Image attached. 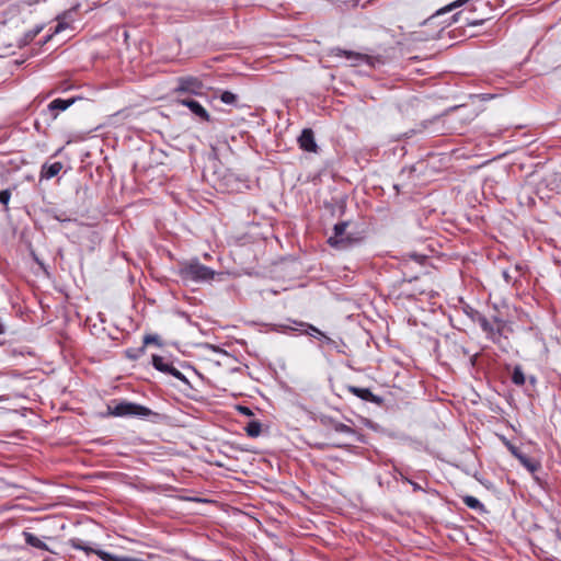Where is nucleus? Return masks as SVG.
<instances>
[{
    "mask_svg": "<svg viewBox=\"0 0 561 561\" xmlns=\"http://www.w3.org/2000/svg\"><path fill=\"white\" fill-rule=\"evenodd\" d=\"M108 414L113 416H133L141 420H147L158 414L149 408L128 401L116 402L115 404L107 405Z\"/></svg>",
    "mask_w": 561,
    "mask_h": 561,
    "instance_id": "1",
    "label": "nucleus"
},
{
    "mask_svg": "<svg viewBox=\"0 0 561 561\" xmlns=\"http://www.w3.org/2000/svg\"><path fill=\"white\" fill-rule=\"evenodd\" d=\"M179 274L184 282L199 283L213 279L216 273L198 260H192L181 266Z\"/></svg>",
    "mask_w": 561,
    "mask_h": 561,
    "instance_id": "2",
    "label": "nucleus"
},
{
    "mask_svg": "<svg viewBox=\"0 0 561 561\" xmlns=\"http://www.w3.org/2000/svg\"><path fill=\"white\" fill-rule=\"evenodd\" d=\"M350 226V221H341L334 225L333 234L329 237L328 243L335 249L344 250L348 248L353 242V234L346 232V228Z\"/></svg>",
    "mask_w": 561,
    "mask_h": 561,
    "instance_id": "3",
    "label": "nucleus"
},
{
    "mask_svg": "<svg viewBox=\"0 0 561 561\" xmlns=\"http://www.w3.org/2000/svg\"><path fill=\"white\" fill-rule=\"evenodd\" d=\"M203 88L204 84L197 77L184 76L176 79L175 91L179 93H191L198 95L202 94Z\"/></svg>",
    "mask_w": 561,
    "mask_h": 561,
    "instance_id": "4",
    "label": "nucleus"
},
{
    "mask_svg": "<svg viewBox=\"0 0 561 561\" xmlns=\"http://www.w3.org/2000/svg\"><path fill=\"white\" fill-rule=\"evenodd\" d=\"M347 390L364 401H369V402L376 403L378 405H381L383 402V399L381 397L374 394L368 388H359L356 386H348Z\"/></svg>",
    "mask_w": 561,
    "mask_h": 561,
    "instance_id": "5",
    "label": "nucleus"
},
{
    "mask_svg": "<svg viewBox=\"0 0 561 561\" xmlns=\"http://www.w3.org/2000/svg\"><path fill=\"white\" fill-rule=\"evenodd\" d=\"M299 146L308 152H317L318 146L314 140V134L311 129H304L298 138Z\"/></svg>",
    "mask_w": 561,
    "mask_h": 561,
    "instance_id": "6",
    "label": "nucleus"
},
{
    "mask_svg": "<svg viewBox=\"0 0 561 561\" xmlns=\"http://www.w3.org/2000/svg\"><path fill=\"white\" fill-rule=\"evenodd\" d=\"M180 103L191 110L193 114L198 116L201 119L208 122L210 119V116L208 112L201 105L199 102L193 100V99H182L180 100Z\"/></svg>",
    "mask_w": 561,
    "mask_h": 561,
    "instance_id": "7",
    "label": "nucleus"
},
{
    "mask_svg": "<svg viewBox=\"0 0 561 561\" xmlns=\"http://www.w3.org/2000/svg\"><path fill=\"white\" fill-rule=\"evenodd\" d=\"M336 56H344L347 61L350 62V66H358L364 62H368L369 57L364 54L354 53L351 50H343L340 48H336L335 50Z\"/></svg>",
    "mask_w": 561,
    "mask_h": 561,
    "instance_id": "8",
    "label": "nucleus"
},
{
    "mask_svg": "<svg viewBox=\"0 0 561 561\" xmlns=\"http://www.w3.org/2000/svg\"><path fill=\"white\" fill-rule=\"evenodd\" d=\"M62 169V163L59 161H56L54 163H45L42 167L41 171V179L49 180L54 176H56L60 170Z\"/></svg>",
    "mask_w": 561,
    "mask_h": 561,
    "instance_id": "9",
    "label": "nucleus"
},
{
    "mask_svg": "<svg viewBox=\"0 0 561 561\" xmlns=\"http://www.w3.org/2000/svg\"><path fill=\"white\" fill-rule=\"evenodd\" d=\"M294 323L298 324L299 327L307 328L306 331H305L306 334H308L310 336H320V337L324 339L328 343L331 342V339L328 337L322 331H320L314 325L309 324V323H305V322H297V321H294Z\"/></svg>",
    "mask_w": 561,
    "mask_h": 561,
    "instance_id": "10",
    "label": "nucleus"
},
{
    "mask_svg": "<svg viewBox=\"0 0 561 561\" xmlns=\"http://www.w3.org/2000/svg\"><path fill=\"white\" fill-rule=\"evenodd\" d=\"M24 539L25 542L34 548L41 549V550H48L47 545L42 541L38 537L33 535L32 533L24 531Z\"/></svg>",
    "mask_w": 561,
    "mask_h": 561,
    "instance_id": "11",
    "label": "nucleus"
},
{
    "mask_svg": "<svg viewBox=\"0 0 561 561\" xmlns=\"http://www.w3.org/2000/svg\"><path fill=\"white\" fill-rule=\"evenodd\" d=\"M75 99H69V100H62V99H55L54 101H51L48 105V108L50 111H65L67 110L69 106H71L73 103H75Z\"/></svg>",
    "mask_w": 561,
    "mask_h": 561,
    "instance_id": "12",
    "label": "nucleus"
},
{
    "mask_svg": "<svg viewBox=\"0 0 561 561\" xmlns=\"http://www.w3.org/2000/svg\"><path fill=\"white\" fill-rule=\"evenodd\" d=\"M517 459L531 473L536 472L540 467L538 461L529 458L528 456H526L523 453L520 454V456Z\"/></svg>",
    "mask_w": 561,
    "mask_h": 561,
    "instance_id": "13",
    "label": "nucleus"
},
{
    "mask_svg": "<svg viewBox=\"0 0 561 561\" xmlns=\"http://www.w3.org/2000/svg\"><path fill=\"white\" fill-rule=\"evenodd\" d=\"M152 365L157 370L164 373V374H168L170 367L172 366L171 363L167 362L164 359V357L159 356V355L152 356Z\"/></svg>",
    "mask_w": 561,
    "mask_h": 561,
    "instance_id": "14",
    "label": "nucleus"
},
{
    "mask_svg": "<svg viewBox=\"0 0 561 561\" xmlns=\"http://www.w3.org/2000/svg\"><path fill=\"white\" fill-rule=\"evenodd\" d=\"M43 30V26H36L34 30L26 32L18 43L19 47L30 44Z\"/></svg>",
    "mask_w": 561,
    "mask_h": 561,
    "instance_id": "15",
    "label": "nucleus"
},
{
    "mask_svg": "<svg viewBox=\"0 0 561 561\" xmlns=\"http://www.w3.org/2000/svg\"><path fill=\"white\" fill-rule=\"evenodd\" d=\"M245 433L250 437H257L262 432V424L259 421H251L244 427Z\"/></svg>",
    "mask_w": 561,
    "mask_h": 561,
    "instance_id": "16",
    "label": "nucleus"
},
{
    "mask_svg": "<svg viewBox=\"0 0 561 561\" xmlns=\"http://www.w3.org/2000/svg\"><path fill=\"white\" fill-rule=\"evenodd\" d=\"M462 502L469 508H472V510H476V511H482L483 510V504L477 497H474L472 495H465V496H462Z\"/></svg>",
    "mask_w": 561,
    "mask_h": 561,
    "instance_id": "17",
    "label": "nucleus"
},
{
    "mask_svg": "<svg viewBox=\"0 0 561 561\" xmlns=\"http://www.w3.org/2000/svg\"><path fill=\"white\" fill-rule=\"evenodd\" d=\"M459 19H462L461 13L454 15V21H458ZM486 20H488L486 18L477 19V18H470V16H463L465 23L467 25H471V26L482 25Z\"/></svg>",
    "mask_w": 561,
    "mask_h": 561,
    "instance_id": "18",
    "label": "nucleus"
},
{
    "mask_svg": "<svg viewBox=\"0 0 561 561\" xmlns=\"http://www.w3.org/2000/svg\"><path fill=\"white\" fill-rule=\"evenodd\" d=\"M79 8V4L75 5L73 8H71V10L69 11H65L61 15H59L57 19H58V24L55 28V33H59L61 32L62 30H65L68 25L64 22V20H66L69 14L72 12V11H76L77 9Z\"/></svg>",
    "mask_w": 561,
    "mask_h": 561,
    "instance_id": "19",
    "label": "nucleus"
},
{
    "mask_svg": "<svg viewBox=\"0 0 561 561\" xmlns=\"http://www.w3.org/2000/svg\"><path fill=\"white\" fill-rule=\"evenodd\" d=\"M512 381L517 386L525 383V375L520 366H516L513 370Z\"/></svg>",
    "mask_w": 561,
    "mask_h": 561,
    "instance_id": "20",
    "label": "nucleus"
},
{
    "mask_svg": "<svg viewBox=\"0 0 561 561\" xmlns=\"http://www.w3.org/2000/svg\"><path fill=\"white\" fill-rule=\"evenodd\" d=\"M2 43L0 45V57L9 56L13 53V43L8 42L9 37H2Z\"/></svg>",
    "mask_w": 561,
    "mask_h": 561,
    "instance_id": "21",
    "label": "nucleus"
},
{
    "mask_svg": "<svg viewBox=\"0 0 561 561\" xmlns=\"http://www.w3.org/2000/svg\"><path fill=\"white\" fill-rule=\"evenodd\" d=\"M465 1H466V0H457V1H455V2H453V3H450V4L446 5V7H444V8H442V9H438V10H437V11H436V12H435L431 18L438 16V15H442V14H444V13H446V12H449V11H451L453 9H455V8L459 7V5H461Z\"/></svg>",
    "mask_w": 561,
    "mask_h": 561,
    "instance_id": "22",
    "label": "nucleus"
},
{
    "mask_svg": "<svg viewBox=\"0 0 561 561\" xmlns=\"http://www.w3.org/2000/svg\"><path fill=\"white\" fill-rule=\"evenodd\" d=\"M237 99H238L237 95L230 91H224L220 94V100L225 104H234L237 102Z\"/></svg>",
    "mask_w": 561,
    "mask_h": 561,
    "instance_id": "23",
    "label": "nucleus"
},
{
    "mask_svg": "<svg viewBox=\"0 0 561 561\" xmlns=\"http://www.w3.org/2000/svg\"><path fill=\"white\" fill-rule=\"evenodd\" d=\"M145 353V346L139 348H130L126 351V355L130 359H137Z\"/></svg>",
    "mask_w": 561,
    "mask_h": 561,
    "instance_id": "24",
    "label": "nucleus"
},
{
    "mask_svg": "<svg viewBox=\"0 0 561 561\" xmlns=\"http://www.w3.org/2000/svg\"><path fill=\"white\" fill-rule=\"evenodd\" d=\"M168 374L172 375L174 378H176L185 383H188V380L186 379V377L173 365L170 367Z\"/></svg>",
    "mask_w": 561,
    "mask_h": 561,
    "instance_id": "25",
    "label": "nucleus"
},
{
    "mask_svg": "<svg viewBox=\"0 0 561 561\" xmlns=\"http://www.w3.org/2000/svg\"><path fill=\"white\" fill-rule=\"evenodd\" d=\"M334 430H335V432L343 433V434H353L354 433V430L352 427H350L348 425L343 424V423L334 424Z\"/></svg>",
    "mask_w": 561,
    "mask_h": 561,
    "instance_id": "26",
    "label": "nucleus"
},
{
    "mask_svg": "<svg viewBox=\"0 0 561 561\" xmlns=\"http://www.w3.org/2000/svg\"><path fill=\"white\" fill-rule=\"evenodd\" d=\"M149 344H156V345L160 346L161 343H160L159 336L158 335H151V334L145 335V337H144V346L146 347V345H149Z\"/></svg>",
    "mask_w": 561,
    "mask_h": 561,
    "instance_id": "27",
    "label": "nucleus"
},
{
    "mask_svg": "<svg viewBox=\"0 0 561 561\" xmlns=\"http://www.w3.org/2000/svg\"><path fill=\"white\" fill-rule=\"evenodd\" d=\"M505 446L516 459L520 456L522 451L519 448L513 445L511 442L505 440Z\"/></svg>",
    "mask_w": 561,
    "mask_h": 561,
    "instance_id": "28",
    "label": "nucleus"
},
{
    "mask_svg": "<svg viewBox=\"0 0 561 561\" xmlns=\"http://www.w3.org/2000/svg\"><path fill=\"white\" fill-rule=\"evenodd\" d=\"M11 192L9 190H3L0 192V203L7 205L10 201Z\"/></svg>",
    "mask_w": 561,
    "mask_h": 561,
    "instance_id": "29",
    "label": "nucleus"
},
{
    "mask_svg": "<svg viewBox=\"0 0 561 561\" xmlns=\"http://www.w3.org/2000/svg\"><path fill=\"white\" fill-rule=\"evenodd\" d=\"M480 325L484 332H491L493 330L492 325L486 319H482L480 321Z\"/></svg>",
    "mask_w": 561,
    "mask_h": 561,
    "instance_id": "30",
    "label": "nucleus"
},
{
    "mask_svg": "<svg viewBox=\"0 0 561 561\" xmlns=\"http://www.w3.org/2000/svg\"><path fill=\"white\" fill-rule=\"evenodd\" d=\"M238 410L241 414L245 415V416H252L253 415V412L250 408L248 407H244V405H239L238 407Z\"/></svg>",
    "mask_w": 561,
    "mask_h": 561,
    "instance_id": "31",
    "label": "nucleus"
},
{
    "mask_svg": "<svg viewBox=\"0 0 561 561\" xmlns=\"http://www.w3.org/2000/svg\"><path fill=\"white\" fill-rule=\"evenodd\" d=\"M411 257H412L413 260H415L416 262H419L420 264H421V263L426 259V256H424V255H419V254H415V253H414V254H411Z\"/></svg>",
    "mask_w": 561,
    "mask_h": 561,
    "instance_id": "32",
    "label": "nucleus"
},
{
    "mask_svg": "<svg viewBox=\"0 0 561 561\" xmlns=\"http://www.w3.org/2000/svg\"><path fill=\"white\" fill-rule=\"evenodd\" d=\"M55 219L59 221H66L67 219L61 218V216L55 215Z\"/></svg>",
    "mask_w": 561,
    "mask_h": 561,
    "instance_id": "33",
    "label": "nucleus"
},
{
    "mask_svg": "<svg viewBox=\"0 0 561 561\" xmlns=\"http://www.w3.org/2000/svg\"><path fill=\"white\" fill-rule=\"evenodd\" d=\"M503 276H504V278L506 279V282H508V277H510V276H508V273H507L506 271H504V272H503Z\"/></svg>",
    "mask_w": 561,
    "mask_h": 561,
    "instance_id": "34",
    "label": "nucleus"
},
{
    "mask_svg": "<svg viewBox=\"0 0 561 561\" xmlns=\"http://www.w3.org/2000/svg\"><path fill=\"white\" fill-rule=\"evenodd\" d=\"M3 400H7V398L3 396H0V401H3Z\"/></svg>",
    "mask_w": 561,
    "mask_h": 561,
    "instance_id": "35",
    "label": "nucleus"
}]
</instances>
